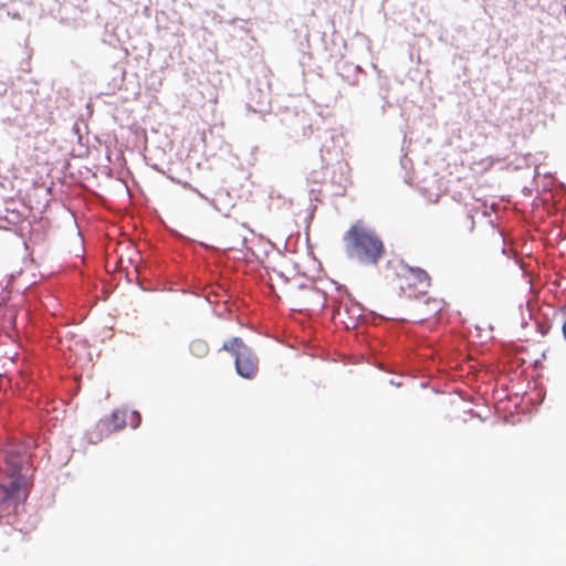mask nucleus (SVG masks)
<instances>
[{"instance_id": "f257e3e1", "label": "nucleus", "mask_w": 566, "mask_h": 566, "mask_svg": "<svg viewBox=\"0 0 566 566\" xmlns=\"http://www.w3.org/2000/svg\"><path fill=\"white\" fill-rule=\"evenodd\" d=\"M347 258L365 265H375L384 254L378 234L361 221L355 222L343 235Z\"/></svg>"}, {"instance_id": "7ed1b4c3", "label": "nucleus", "mask_w": 566, "mask_h": 566, "mask_svg": "<svg viewBox=\"0 0 566 566\" xmlns=\"http://www.w3.org/2000/svg\"><path fill=\"white\" fill-rule=\"evenodd\" d=\"M235 369L244 378H252L255 375L258 369L256 358L248 347L238 353Z\"/></svg>"}, {"instance_id": "9d476101", "label": "nucleus", "mask_w": 566, "mask_h": 566, "mask_svg": "<svg viewBox=\"0 0 566 566\" xmlns=\"http://www.w3.org/2000/svg\"><path fill=\"white\" fill-rule=\"evenodd\" d=\"M565 14H566V6H565Z\"/></svg>"}, {"instance_id": "39448f33", "label": "nucleus", "mask_w": 566, "mask_h": 566, "mask_svg": "<svg viewBox=\"0 0 566 566\" xmlns=\"http://www.w3.org/2000/svg\"><path fill=\"white\" fill-rule=\"evenodd\" d=\"M190 353L196 357H205L209 352V346L203 339H193L189 345Z\"/></svg>"}, {"instance_id": "20e7f679", "label": "nucleus", "mask_w": 566, "mask_h": 566, "mask_svg": "<svg viewBox=\"0 0 566 566\" xmlns=\"http://www.w3.org/2000/svg\"><path fill=\"white\" fill-rule=\"evenodd\" d=\"M409 280H413L415 283L419 284L420 289L429 286V276L426 271L421 269H409Z\"/></svg>"}, {"instance_id": "f03ea898", "label": "nucleus", "mask_w": 566, "mask_h": 566, "mask_svg": "<svg viewBox=\"0 0 566 566\" xmlns=\"http://www.w3.org/2000/svg\"><path fill=\"white\" fill-rule=\"evenodd\" d=\"M8 464L11 467L9 472L10 481L8 483H2L1 488L8 499L19 501L21 499L20 491L24 484V478L20 473L22 467L15 459L9 460Z\"/></svg>"}, {"instance_id": "423d86ee", "label": "nucleus", "mask_w": 566, "mask_h": 566, "mask_svg": "<svg viewBox=\"0 0 566 566\" xmlns=\"http://www.w3.org/2000/svg\"><path fill=\"white\" fill-rule=\"evenodd\" d=\"M126 410L117 409L111 416V423L113 426L109 431L120 430L126 426Z\"/></svg>"}, {"instance_id": "1a4fd4ad", "label": "nucleus", "mask_w": 566, "mask_h": 566, "mask_svg": "<svg viewBox=\"0 0 566 566\" xmlns=\"http://www.w3.org/2000/svg\"><path fill=\"white\" fill-rule=\"evenodd\" d=\"M198 195H199L201 198H203V199H206V200L210 201V203H211V205H212L217 210H219V208L217 207V205L214 203V201H213V200L208 199V198H207L206 196H203V193H201V192H198Z\"/></svg>"}, {"instance_id": "6e6552de", "label": "nucleus", "mask_w": 566, "mask_h": 566, "mask_svg": "<svg viewBox=\"0 0 566 566\" xmlns=\"http://www.w3.org/2000/svg\"><path fill=\"white\" fill-rule=\"evenodd\" d=\"M140 423V415L137 411H133L130 413V422L132 428L136 429Z\"/></svg>"}, {"instance_id": "0eeeda50", "label": "nucleus", "mask_w": 566, "mask_h": 566, "mask_svg": "<svg viewBox=\"0 0 566 566\" xmlns=\"http://www.w3.org/2000/svg\"><path fill=\"white\" fill-rule=\"evenodd\" d=\"M245 348H247V346L243 344L242 339L239 337H234L223 344V349L232 353L234 355V357H238V353L241 352V349H245Z\"/></svg>"}]
</instances>
